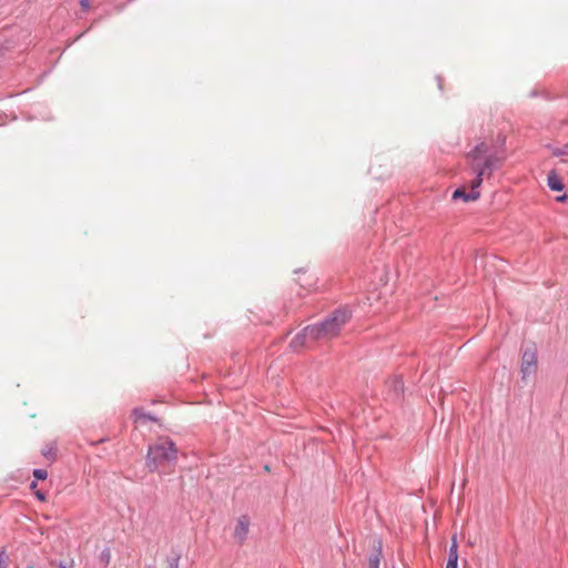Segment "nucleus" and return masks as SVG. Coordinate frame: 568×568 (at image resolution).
<instances>
[{"label":"nucleus","instance_id":"obj_20","mask_svg":"<svg viewBox=\"0 0 568 568\" xmlns=\"http://www.w3.org/2000/svg\"><path fill=\"white\" fill-rule=\"evenodd\" d=\"M0 568H4L2 554H0Z\"/></svg>","mask_w":568,"mask_h":568},{"label":"nucleus","instance_id":"obj_9","mask_svg":"<svg viewBox=\"0 0 568 568\" xmlns=\"http://www.w3.org/2000/svg\"><path fill=\"white\" fill-rule=\"evenodd\" d=\"M132 417H133V420H134L135 424L143 423L146 419H153L151 416L145 414L142 408H135L132 412Z\"/></svg>","mask_w":568,"mask_h":568},{"label":"nucleus","instance_id":"obj_21","mask_svg":"<svg viewBox=\"0 0 568 568\" xmlns=\"http://www.w3.org/2000/svg\"><path fill=\"white\" fill-rule=\"evenodd\" d=\"M30 487H31V489H36L37 483L36 481L31 483Z\"/></svg>","mask_w":568,"mask_h":568},{"label":"nucleus","instance_id":"obj_11","mask_svg":"<svg viewBox=\"0 0 568 568\" xmlns=\"http://www.w3.org/2000/svg\"><path fill=\"white\" fill-rule=\"evenodd\" d=\"M457 561L458 551H455V549H449V558L446 568H457Z\"/></svg>","mask_w":568,"mask_h":568},{"label":"nucleus","instance_id":"obj_15","mask_svg":"<svg viewBox=\"0 0 568 568\" xmlns=\"http://www.w3.org/2000/svg\"><path fill=\"white\" fill-rule=\"evenodd\" d=\"M59 568H73V561H71L69 564L60 562Z\"/></svg>","mask_w":568,"mask_h":568},{"label":"nucleus","instance_id":"obj_17","mask_svg":"<svg viewBox=\"0 0 568 568\" xmlns=\"http://www.w3.org/2000/svg\"><path fill=\"white\" fill-rule=\"evenodd\" d=\"M80 3H81V7H82V8H84V9H88V8H89V6H90L89 0H81V2H80Z\"/></svg>","mask_w":568,"mask_h":568},{"label":"nucleus","instance_id":"obj_12","mask_svg":"<svg viewBox=\"0 0 568 568\" xmlns=\"http://www.w3.org/2000/svg\"><path fill=\"white\" fill-rule=\"evenodd\" d=\"M381 556V549H378L376 554L371 556L368 560V568H379Z\"/></svg>","mask_w":568,"mask_h":568},{"label":"nucleus","instance_id":"obj_5","mask_svg":"<svg viewBox=\"0 0 568 568\" xmlns=\"http://www.w3.org/2000/svg\"><path fill=\"white\" fill-rule=\"evenodd\" d=\"M310 326H306L301 333L295 335V337L291 341L290 346L295 351L300 352L303 348H310L313 346L315 342H317V337L315 334H310L307 331Z\"/></svg>","mask_w":568,"mask_h":568},{"label":"nucleus","instance_id":"obj_3","mask_svg":"<svg viewBox=\"0 0 568 568\" xmlns=\"http://www.w3.org/2000/svg\"><path fill=\"white\" fill-rule=\"evenodd\" d=\"M488 146L485 143L478 144L469 154L471 159V170L478 174V169H485V175L490 176L493 170L496 168L498 160L494 156H485Z\"/></svg>","mask_w":568,"mask_h":568},{"label":"nucleus","instance_id":"obj_16","mask_svg":"<svg viewBox=\"0 0 568 568\" xmlns=\"http://www.w3.org/2000/svg\"><path fill=\"white\" fill-rule=\"evenodd\" d=\"M36 496L38 497L39 500L45 501V496L43 493L38 490V491H36Z\"/></svg>","mask_w":568,"mask_h":568},{"label":"nucleus","instance_id":"obj_10","mask_svg":"<svg viewBox=\"0 0 568 568\" xmlns=\"http://www.w3.org/2000/svg\"><path fill=\"white\" fill-rule=\"evenodd\" d=\"M485 175V169H478L477 176L470 182V191H477L483 183V176Z\"/></svg>","mask_w":568,"mask_h":568},{"label":"nucleus","instance_id":"obj_2","mask_svg":"<svg viewBox=\"0 0 568 568\" xmlns=\"http://www.w3.org/2000/svg\"><path fill=\"white\" fill-rule=\"evenodd\" d=\"M352 313L347 308H339L332 313L324 322L318 325H310L307 331L311 335L315 334L317 339H331L336 337L344 325L351 320Z\"/></svg>","mask_w":568,"mask_h":568},{"label":"nucleus","instance_id":"obj_13","mask_svg":"<svg viewBox=\"0 0 568 568\" xmlns=\"http://www.w3.org/2000/svg\"><path fill=\"white\" fill-rule=\"evenodd\" d=\"M33 476L37 479L44 480L48 477V473H47L45 469H34L33 470Z\"/></svg>","mask_w":568,"mask_h":568},{"label":"nucleus","instance_id":"obj_6","mask_svg":"<svg viewBox=\"0 0 568 568\" xmlns=\"http://www.w3.org/2000/svg\"><path fill=\"white\" fill-rule=\"evenodd\" d=\"M250 518L247 516H241L236 520V525L234 527L233 537L234 539L240 544H244V541L247 538L248 530H250Z\"/></svg>","mask_w":568,"mask_h":568},{"label":"nucleus","instance_id":"obj_18","mask_svg":"<svg viewBox=\"0 0 568 568\" xmlns=\"http://www.w3.org/2000/svg\"><path fill=\"white\" fill-rule=\"evenodd\" d=\"M170 568H179V565H178V560L176 559H172L170 561Z\"/></svg>","mask_w":568,"mask_h":568},{"label":"nucleus","instance_id":"obj_7","mask_svg":"<svg viewBox=\"0 0 568 568\" xmlns=\"http://www.w3.org/2000/svg\"><path fill=\"white\" fill-rule=\"evenodd\" d=\"M479 196H480L479 191L466 192L465 187H459V189L455 190V192L453 193L454 200L463 199L465 202L476 201L479 199Z\"/></svg>","mask_w":568,"mask_h":568},{"label":"nucleus","instance_id":"obj_14","mask_svg":"<svg viewBox=\"0 0 568 568\" xmlns=\"http://www.w3.org/2000/svg\"><path fill=\"white\" fill-rule=\"evenodd\" d=\"M449 549H455V551H458V542H457L456 536H453L452 546Z\"/></svg>","mask_w":568,"mask_h":568},{"label":"nucleus","instance_id":"obj_4","mask_svg":"<svg viewBox=\"0 0 568 568\" xmlns=\"http://www.w3.org/2000/svg\"><path fill=\"white\" fill-rule=\"evenodd\" d=\"M537 371V353L535 348H527L521 356V377L528 379L536 374Z\"/></svg>","mask_w":568,"mask_h":568},{"label":"nucleus","instance_id":"obj_1","mask_svg":"<svg viewBox=\"0 0 568 568\" xmlns=\"http://www.w3.org/2000/svg\"><path fill=\"white\" fill-rule=\"evenodd\" d=\"M178 460V449L169 439H160L148 449L145 466L151 473L169 474Z\"/></svg>","mask_w":568,"mask_h":568},{"label":"nucleus","instance_id":"obj_8","mask_svg":"<svg viewBox=\"0 0 568 568\" xmlns=\"http://www.w3.org/2000/svg\"><path fill=\"white\" fill-rule=\"evenodd\" d=\"M548 186L552 191H562L564 190V183L561 182L560 178L554 171H551L548 174Z\"/></svg>","mask_w":568,"mask_h":568},{"label":"nucleus","instance_id":"obj_19","mask_svg":"<svg viewBox=\"0 0 568 568\" xmlns=\"http://www.w3.org/2000/svg\"><path fill=\"white\" fill-rule=\"evenodd\" d=\"M566 199H567V195H566V194H564V195H561V196H558V197H557V201L562 202V201H565Z\"/></svg>","mask_w":568,"mask_h":568}]
</instances>
